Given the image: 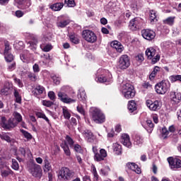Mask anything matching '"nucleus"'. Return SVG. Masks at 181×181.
<instances>
[{
	"label": "nucleus",
	"mask_w": 181,
	"mask_h": 181,
	"mask_svg": "<svg viewBox=\"0 0 181 181\" xmlns=\"http://www.w3.org/2000/svg\"><path fill=\"white\" fill-rule=\"evenodd\" d=\"M144 144V138L141 136H135L134 139V145L136 146H141Z\"/></svg>",
	"instance_id": "393cba45"
},
{
	"label": "nucleus",
	"mask_w": 181,
	"mask_h": 181,
	"mask_svg": "<svg viewBox=\"0 0 181 181\" xmlns=\"http://www.w3.org/2000/svg\"><path fill=\"white\" fill-rule=\"evenodd\" d=\"M168 135H169V130H168L166 127H163L161 131V136L163 139H166Z\"/></svg>",
	"instance_id": "de8ad7c7"
},
{
	"label": "nucleus",
	"mask_w": 181,
	"mask_h": 181,
	"mask_svg": "<svg viewBox=\"0 0 181 181\" xmlns=\"http://www.w3.org/2000/svg\"><path fill=\"white\" fill-rule=\"evenodd\" d=\"M14 97L16 98V103L21 104L22 103V96L19 94V90L14 89Z\"/></svg>",
	"instance_id": "2f4dec72"
},
{
	"label": "nucleus",
	"mask_w": 181,
	"mask_h": 181,
	"mask_svg": "<svg viewBox=\"0 0 181 181\" xmlns=\"http://www.w3.org/2000/svg\"><path fill=\"white\" fill-rule=\"evenodd\" d=\"M70 41L72 43H74L75 45H78V43H79L80 40H78V37L76 35H71L69 37Z\"/></svg>",
	"instance_id": "a18cd8bd"
},
{
	"label": "nucleus",
	"mask_w": 181,
	"mask_h": 181,
	"mask_svg": "<svg viewBox=\"0 0 181 181\" xmlns=\"http://www.w3.org/2000/svg\"><path fill=\"white\" fill-rule=\"evenodd\" d=\"M66 143V145H69L70 148H73L74 145V141L73 140V139H71V137H70V136H66V140L64 141V144Z\"/></svg>",
	"instance_id": "ea45409f"
},
{
	"label": "nucleus",
	"mask_w": 181,
	"mask_h": 181,
	"mask_svg": "<svg viewBox=\"0 0 181 181\" xmlns=\"http://www.w3.org/2000/svg\"><path fill=\"white\" fill-rule=\"evenodd\" d=\"M170 98L175 104H179L181 101V93L177 92H170Z\"/></svg>",
	"instance_id": "a211bd4d"
},
{
	"label": "nucleus",
	"mask_w": 181,
	"mask_h": 181,
	"mask_svg": "<svg viewBox=\"0 0 181 181\" xmlns=\"http://www.w3.org/2000/svg\"><path fill=\"white\" fill-rule=\"evenodd\" d=\"M127 168L130 169L131 170H133V172H135L137 173V175H140L141 173V168L138 167V165L135 164V163H128L127 164Z\"/></svg>",
	"instance_id": "6ab92c4d"
},
{
	"label": "nucleus",
	"mask_w": 181,
	"mask_h": 181,
	"mask_svg": "<svg viewBox=\"0 0 181 181\" xmlns=\"http://www.w3.org/2000/svg\"><path fill=\"white\" fill-rule=\"evenodd\" d=\"M1 139H3V141H6V142H11V137L9 136V134L8 133H1L0 134Z\"/></svg>",
	"instance_id": "c03bdc74"
},
{
	"label": "nucleus",
	"mask_w": 181,
	"mask_h": 181,
	"mask_svg": "<svg viewBox=\"0 0 181 181\" xmlns=\"http://www.w3.org/2000/svg\"><path fill=\"white\" fill-rule=\"evenodd\" d=\"M82 37L88 43H95L97 42V35L90 30H85L82 32Z\"/></svg>",
	"instance_id": "9d476101"
},
{
	"label": "nucleus",
	"mask_w": 181,
	"mask_h": 181,
	"mask_svg": "<svg viewBox=\"0 0 181 181\" xmlns=\"http://www.w3.org/2000/svg\"><path fill=\"white\" fill-rule=\"evenodd\" d=\"M22 135L24 136V138H25V139H27L28 141H30V139H32L33 136L32 134H30V133L26 132V130L24 129H20Z\"/></svg>",
	"instance_id": "e433bc0d"
},
{
	"label": "nucleus",
	"mask_w": 181,
	"mask_h": 181,
	"mask_svg": "<svg viewBox=\"0 0 181 181\" xmlns=\"http://www.w3.org/2000/svg\"><path fill=\"white\" fill-rule=\"evenodd\" d=\"M62 114L65 119H70L71 117V111H70L67 107H62Z\"/></svg>",
	"instance_id": "a878e982"
},
{
	"label": "nucleus",
	"mask_w": 181,
	"mask_h": 181,
	"mask_svg": "<svg viewBox=\"0 0 181 181\" xmlns=\"http://www.w3.org/2000/svg\"><path fill=\"white\" fill-rule=\"evenodd\" d=\"M31 5L32 4L30 3V1H24L23 6H21V9H23L24 11H25V12H30V8H29Z\"/></svg>",
	"instance_id": "c756f323"
},
{
	"label": "nucleus",
	"mask_w": 181,
	"mask_h": 181,
	"mask_svg": "<svg viewBox=\"0 0 181 181\" xmlns=\"http://www.w3.org/2000/svg\"><path fill=\"white\" fill-rule=\"evenodd\" d=\"M34 94L35 95H40L42 94H46V89L42 86L38 85L34 89Z\"/></svg>",
	"instance_id": "4be33fe9"
},
{
	"label": "nucleus",
	"mask_w": 181,
	"mask_h": 181,
	"mask_svg": "<svg viewBox=\"0 0 181 181\" xmlns=\"http://www.w3.org/2000/svg\"><path fill=\"white\" fill-rule=\"evenodd\" d=\"M146 56L147 57V59L151 60L153 64L158 63L160 59V55H159L158 50L152 47L146 49Z\"/></svg>",
	"instance_id": "423d86ee"
},
{
	"label": "nucleus",
	"mask_w": 181,
	"mask_h": 181,
	"mask_svg": "<svg viewBox=\"0 0 181 181\" xmlns=\"http://www.w3.org/2000/svg\"><path fill=\"white\" fill-rule=\"evenodd\" d=\"M40 49H42L43 52H50V50L53 49V47L50 44H47L45 45V44H42L40 45Z\"/></svg>",
	"instance_id": "4c0bfd02"
},
{
	"label": "nucleus",
	"mask_w": 181,
	"mask_h": 181,
	"mask_svg": "<svg viewBox=\"0 0 181 181\" xmlns=\"http://www.w3.org/2000/svg\"><path fill=\"white\" fill-rule=\"evenodd\" d=\"M110 172H111L110 166H105L103 168L100 169V174L102 175V176H107Z\"/></svg>",
	"instance_id": "473e14b6"
},
{
	"label": "nucleus",
	"mask_w": 181,
	"mask_h": 181,
	"mask_svg": "<svg viewBox=\"0 0 181 181\" xmlns=\"http://www.w3.org/2000/svg\"><path fill=\"white\" fill-rule=\"evenodd\" d=\"M14 82L16 83V84H17V86H18V87H23V83H22V81H21V79L16 78H14Z\"/></svg>",
	"instance_id": "774afa93"
},
{
	"label": "nucleus",
	"mask_w": 181,
	"mask_h": 181,
	"mask_svg": "<svg viewBox=\"0 0 181 181\" xmlns=\"http://www.w3.org/2000/svg\"><path fill=\"white\" fill-rule=\"evenodd\" d=\"M28 78H30V80H31V81H36L39 78V77L37 76V75L35 72L34 73L29 72L28 74Z\"/></svg>",
	"instance_id": "58836bf2"
},
{
	"label": "nucleus",
	"mask_w": 181,
	"mask_h": 181,
	"mask_svg": "<svg viewBox=\"0 0 181 181\" xmlns=\"http://www.w3.org/2000/svg\"><path fill=\"white\" fill-rule=\"evenodd\" d=\"M146 104L151 111H158V110H160V103L158 100L152 101V100H147Z\"/></svg>",
	"instance_id": "f8f14e48"
},
{
	"label": "nucleus",
	"mask_w": 181,
	"mask_h": 181,
	"mask_svg": "<svg viewBox=\"0 0 181 181\" xmlns=\"http://www.w3.org/2000/svg\"><path fill=\"white\" fill-rule=\"evenodd\" d=\"M42 105L45 107H52V105H53V102L50 100H43Z\"/></svg>",
	"instance_id": "69168bd1"
},
{
	"label": "nucleus",
	"mask_w": 181,
	"mask_h": 181,
	"mask_svg": "<svg viewBox=\"0 0 181 181\" xmlns=\"http://www.w3.org/2000/svg\"><path fill=\"white\" fill-rule=\"evenodd\" d=\"M113 151L116 153V155H120L122 150L121 149V145L118 143H115L113 144Z\"/></svg>",
	"instance_id": "f704fd0d"
},
{
	"label": "nucleus",
	"mask_w": 181,
	"mask_h": 181,
	"mask_svg": "<svg viewBox=\"0 0 181 181\" xmlns=\"http://www.w3.org/2000/svg\"><path fill=\"white\" fill-rule=\"evenodd\" d=\"M5 169L6 170H4V169L1 170V175L3 177H8V176H9V175H11L12 170L11 169H9L8 167Z\"/></svg>",
	"instance_id": "7c9ffc66"
},
{
	"label": "nucleus",
	"mask_w": 181,
	"mask_h": 181,
	"mask_svg": "<svg viewBox=\"0 0 181 181\" xmlns=\"http://www.w3.org/2000/svg\"><path fill=\"white\" fill-rule=\"evenodd\" d=\"M78 98L83 101V103H86V100L87 98V96L86 95L85 92H81L79 95H78Z\"/></svg>",
	"instance_id": "bf43d9fd"
},
{
	"label": "nucleus",
	"mask_w": 181,
	"mask_h": 181,
	"mask_svg": "<svg viewBox=\"0 0 181 181\" xmlns=\"http://www.w3.org/2000/svg\"><path fill=\"white\" fill-rule=\"evenodd\" d=\"M95 81L98 83H111L112 81V75L105 69H99L97 71Z\"/></svg>",
	"instance_id": "f257e3e1"
},
{
	"label": "nucleus",
	"mask_w": 181,
	"mask_h": 181,
	"mask_svg": "<svg viewBox=\"0 0 181 181\" xmlns=\"http://www.w3.org/2000/svg\"><path fill=\"white\" fill-rule=\"evenodd\" d=\"M168 162L171 169H179L181 168V160L179 158L169 157Z\"/></svg>",
	"instance_id": "ddd939ff"
},
{
	"label": "nucleus",
	"mask_w": 181,
	"mask_h": 181,
	"mask_svg": "<svg viewBox=\"0 0 181 181\" xmlns=\"http://www.w3.org/2000/svg\"><path fill=\"white\" fill-rule=\"evenodd\" d=\"M122 94L127 100L129 98H134L135 97V89H134V86L131 83H126L122 86L121 88Z\"/></svg>",
	"instance_id": "0eeeda50"
},
{
	"label": "nucleus",
	"mask_w": 181,
	"mask_h": 181,
	"mask_svg": "<svg viewBox=\"0 0 181 181\" xmlns=\"http://www.w3.org/2000/svg\"><path fill=\"white\" fill-rule=\"evenodd\" d=\"M160 70V68L159 66H156L153 69V71L151 72V74L149 76L150 80H153L155 78V76H156V74L158 71Z\"/></svg>",
	"instance_id": "37998d69"
},
{
	"label": "nucleus",
	"mask_w": 181,
	"mask_h": 181,
	"mask_svg": "<svg viewBox=\"0 0 181 181\" xmlns=\"http://www.w3.org/2000/svg\"><path fill=\"white\" fill-rule=\"evenodd\" d=\"M127 108L129 112H134V111H136V103L135 100H130L128 103Z\"/></svg>",
	"instance_id": "bb28decb"
},
{
	"label": "nucleus",
	"mask_w": 181,
	"mask_h": 181,
	"mask_svg": "<svg viewBox=\"0 0 181 181\" xmlns=\"http://www.w3.org/2000/svg\"><path fill=\"white\" fill-rule=\"evenodd\" d=\"M61 147L62 148L65 155L66 156H70L71 155V152L70 151V148H69V145L66 143H63L61 144Z\"/></svg>",
	"instance_id": "cd10ccee"
},
{
	"label": "nucleus",
	"mask_w": 181,
	"mask_h": 181,
	"mask_svg": "<svg viewBox=\"0 0 181 181\" xmlns=\"http://www.w3.org/2000/svg\"><path fill=\"white\" fill-rule=\"evenodd\" d=\"M64 6V4L58 2L55 3L54 4H52L49 8L52 9V11H54V12H57L59 11H62L63 9V7Z\"/></svg>",
	"instance_id": "412c9836"
},
{
	"label": "nucleus",
	"mask_w": 181,
	"mask_h": 181,
	"mask_svg": "<svg viewBox=\"0 0 181 181\" xmlns=\"http://www.w3.org/2000/svg\"><path fill=\"white\" fill-rule=\"evenodd\" d=\"M170 88V82L168 80H163L158 83L155 86V90L157 94H166Z\"/></svg>",
	"instance_id": "39448f33"
},
{
	"label": "nucleus",
	"mask_w": 181,
	"mask_h": 181,
	"mask_svg": "<svg viewBox=\"0 0 181 181\" xmlns=\"http://www.w3.org/2000/svg\"><path fill=\"white\" fill-rule=\"evenodd\" d=\"M18 122L15 120L14 118L8 119V122L7 123V129H9L10 128H15L18 125Z\"/></svg>",
	"instance_id": "c85d7f7f"
},
{
	"label": "nucleus",
	"mask_w": 181,
	"mask_h": 181,
	"mask_svg": "<svg viewBox=\"0 0 181 181\" xmlns=\"http://www.w3.org/2000/svg\"><path fill=\"white\" fill-rule=\"evenodd\" d=\"M121 144L126 146L127 148H132V143H131V139L129 137V135L127 134H123L121 136L120 140Z\"/></svg>",
	"instance_id": "dca6fc26"
},
{
	"label": "nucleus",
	"mask_w": 181,
	"mask_h": 181,
	"mask_svg": "<svg viewBox=\"0 0 181 181\" xmlns=\"http://www.w3.org/2000/svg\"><path fill=\"white\" fill-rule=\"evenodd\" d=\"M33 70L34 73H39V71H40V68L39 67V64H35L33 66Z\"/></svg>",
	"instance_id": "338daca9"
},
{
	"label": "nucleus",
	"mask_w": 181,
	"mask_h": 181,
	"mask_svg": "<svg viewBox=\"0 0 181 181\" xmlns=\"http://www.w3.org/2000/svg\"><path fill=\"white\" fill-rule=\"evenodd\" d=\"M165 25H169L170 26H172L173 23H175V17H168L165 20L163 21Z\"/></svg>",
	"instance_id": "79ce46f5"
},
{
	"label": "nucleus",
	"mask_w": 181,
	"mask_h": 181,
	"mask_svg": "<svg viewBox=\"0 0 181 181\" xmlns=\"http://www.w3.org/2000/svg\"><path fill=\"white\" fill-rule=\"evenodd\" d=\"M66 90H67V86H63L61 88V90L58 92L59 100H60V101L64 104H73L76 103V100L71 99L70 97H69V95L64 92Z\"/></svg>",
	"instance_id": "6e6552de"
},
{
	"label": "nucleus",
	"mask_w": 181,
	"mask_h": 181,
	"mask_svg": "<svg viewBox=\"0 0 181 181\" xmlns=\"http://www.w3.org/2000/svg\"><path fill=\"white\" fill-rule=\"evenodd\" d=\"M5 60L6 62L11 63V62L13 61V55L11 54H4Z\"/></svg>",
	"instance_id": "13d9d810"
},
{
	"label": "nucleus",
	"mask_w": 181,
	"mask_h": 181,
	"mask_svg": "<svg viewBox=\"0 0 181 181\" xmlns=\"http://www.w3.org/2000/svg\"><path fill=\"white\" fill-rule=\"evenodd\" d=\"M64 4L69 8H74V6H76V2H74V0H65Z\"/></svg>",
	"instance_id": "09e8293b"
},
{
	"label": "nucleus",
	"mask_w": 181,
	"mask_h": 181,
	"mask_svg": "<svg viewBox=\"0 0 181 181\" xmlns=\"http://www.w3.org/2000/svg\"><path fill=\"white\" fill-rule=\"evenodd\" d=\"M92 119L95 122V124H103L105 122V115L100 109L93 107L90 110Z\"/></svg>",
	"instance_id": "f03ea898"
},
{
	"label": "nucleus",
	"mask_w": 181,
	"mask_h": 181,
	"mask_svg": "<svg viewBox=\"0 0 181 181\" xmlns=\"http://www.w3.org/2000/svg\"><path fill=\"white\" fill-rule=\"evenodd\" d=\"M92 173L93 175L94 180H98V173H97V169L95 168V165H91Z\"/></svg>",
	"instance_id": "864d4df0"
},
{
	"label": "nucleus",
	"mask_w": 181,
	"mask_h": 181,
	"mask_svg": "<svg viewBox=\"0 0 181 181\" xmlns=\"http://www.w3.org/2000/svg\"><path fill=\"white\" fill-rule=\"evenodd\" d=\"M129 66H131V59L127 54H123L118 59L117 68L119 70H127Z\"/></svg>",
	"instance_id": "20e7f679"
},
{
	"label": "nucleus",
	"mask_w": 181,
	"mask_h": 181,
	"mask_svg": "<svg viewBox=\"0 0 181 181\" xmlns=\"http://www.w3.org/2000/svg\"><path fill=\"white\" fill-rule=\"evenodd\" d=\"M0 124L3 128L7 129L8 128V123H6V117H0Z\"/></svg>",
	"instance_id": "49530a36"
},
{
	"label": "nucleus",
	"mask_w": 181,
	"mask_h": 181,
	"mask_svg": "<svg viewBox=\"0 0 181 181\" xmlns=\"http://www.w3.org/2000/svg\"><path fill=\"white\" fill-rule=\"evenodd\" d=\"M40 57L42 60L40 62V63H42L43 66H46V64H47V63L50 62V55L49 54H43L40 55Z\"/></svg>",
	"instance_id": "b1692460"
},
{
	"label": "nucleus",
	"mask_w": 181,
	"mask_h": 181,
	"mask_svg": "<svg viewBox=\"0 0 181 181\" xmlns=\"http://www.w3.org/2000/svg\"><path fill=\"white\" fill-rule=\"evenodd\" d=\"M141 22L142 20L139 18H134L130 21L129 24V28L131 30H137V29L141 26Z\"/></svg>",
	"instance_id": "4468645a"
},
{
	"label": "nucleus",
	"mask_w": 181,
	"mask_h": 181,
	"mask_svg": "<svg viewBox=\"0 0 181 181\" xmlns=\"http://www.w3.org/2000/svg\"><path fill=\"white\" fill-rule=\"evenodd\" d=\"M48 97L52 101H54L56 100V94L53 91H49L48 93Z\"/></svg>",
	"instance_id": "e2e57ef3"
},
{
	"label": "nucleus",
	"mask_w": 181,
	"mask_h": 181,
	"mask_svg": "<svg viewBox=\"0 0 181 181\" xmlns=\"http://www.w3.org/2000/svg\"><path fill=\"white\" fill-rule=\"evenodd\" d=\"M111 46L112 47H113V49H115L117 50V52H118L119 53H122V50H124V46H122L121 45V42H118V41H114L111 43Z\"/></svg>",
	"instance_id": "aec40b11"
},
{
	"label": "nucleus",
	"mask_w": 181,
	"mask_h": 181,
	"mask_svg": "<svg viewBox=\"0 0 181 181\" xmlns=\"http://www.w3.org/2000/svg\"><path fill=\"white\" fill-rule=\"evenodd\" d=\"M93 152L94 153V159L96 162H101L105 159L106 156H107V151H105V149L102 148L98 152L97 146L93 147Z\"/></svg>",
	"instance_id": "1a4fd4ad"
},
{
	"label": "nucleus",
	"mask_w": 181,
	"mask_h": 181,
	"mask_svg": "<svg viewBox=\"0 0 181 181\" xmlns=\"http://www.w3.org/2000/svg\"><path fill=\"white\" fill-rule=\"evenodd\" d=\"M44 172H45L46 173H49V172H52L53 169L52 168V164H50V162H49V160L45 159L44 160Z\"/></svg>",
	"instance_id": "5701e85b"
},
{
	"label": "nucleus",
	"mask_w": 181,
	"mask_h": 181,
	"mask_svg": "<svg viewBox=\"0 0 181 181\" xmlns=\"http://www.w3.org/2000/svg\"><path fill=\"white\" fill-rule=\"evenodd\" d=\"M12 169H14V170H18L19 169V164L15 159H12Z\"/></svg>",
	"instance_id": "052dcab7"
},
{
	"label": "nucleus",
	"mask_w": 181,
	"mask_h": 181,
	"mask_svg": "<svg viewBox=\"0 0 181 181\" xmlns=\"http://www.w3.org/2000/svg\"><path fill=\"white\" fill-rule=\"evenodd\" d=\"M58 179L59 180H70V179H72V177L74 176V173L73 170H71L69 169V168L66 167H62L59 171H58Z\"/></svg>",
	"instance_id": "7ed1b4c3"
},
{
	"label": "nucleus",
	"mask_w": 181,
	"mask_h": 181,
	"mask_svg": "<svg viewBox=\"0 0 181 181\" xmlns=\"http://www.w3.org/2000/svg\"><path fill=\"white\" fill-rule=\"evenodd\" d=\"M25 1V0H14V5L21 9Z\"/></svg>",
	"instance_id": "603ef678"
},
{
	"label": "nucleus",
	"mask_w": 181,
	"mask_h": 181,
	"mask_svg": "<svg viewBox=\"0 0 181 181\" xmlns=\"http://www.w3.org/2000/svg\"><path fill=\"white\" fill-rule=\"evenodd\" d=\"M35 115L38 118H42V119H45L46 122H47L48 124H50V120H49V118H47V117H46V115H45V113H43L42 112H37L35 113Z\"/></svg>",
	"instance_id": "72a5a7b5"
},
{
	"label": "nucleus",
	"mask_w": 181,
	"mask_h": 181,
	"mask_svg": "<svg viewBox=\"0 0 181 181\" xmlns=\"http://www.w3.org/2000/svg\"><path fill=\"white\" fill-rule=\"evenodd\" d=\"M69 23H70V21L69 20H63L62 21H59L57 23V26L58 28H66L67 26V25H69Z\"/></svg>",
	"instance_id": "c9c22d12"
},
{
	"label": "nucleus",
	"mask_w": 181,
	"mask_h": 181,
	"mask_svg": "<svg viewBox=\"0 0 181 181\" xmlns=\"http://www.w3.org/2000/svg\"><path fill=\"white\" fill-rule=\"evenodd\" d=\"M9 50H11V47H9V42H5V49H4V54H9Z\"/></svg>",
	"instance_id": "0e129e2a"
},
{
	"label": "nucleus",
	"mask_w": 181,
	"mask_h": 181,
	"mask_svg": "<svg viewBox=\"0 0 181 181\" xmlns=\"http://www.w3.org/2000/svg\"><path fill=\"white\" fill-rule=\"evenodd\" d=\"M74 149L75 152H78V153H83V149L81 148V146H80L79 144H75L74 146Z\"/></svg>",
	"instance_id": "680f3d73"
},
{
	"label": "nucleus",
	"mask_w": 181,
	"mask_h": 181,
	"mask_svg": "<svg viewBox=\"0 0 181 181\" xmlns=\"http://www.w3.org/2000/svg\"><path fill=\"white\" fill-rule=\"evenodd\" d=\"M13 116L14 117L13 119L17 122V123L19 124V122L22 121V115H21V113L18 112H14L13 113Z\"/></svg>",
	"instance_id": "a19ab883"
},
{
	"label": "nucleus",
	"mask_w": 181,
	"mask_h": 181,
	"mask_svg": "<svg viewBox=\"0 0 181 181\" xmlns=\"http://www.w3.org/2000/svg\"><path fill=\"white\" fill-rule=\"evenodd\" d=\"M141 35L146 40H152L153 39H155V36H156V34L152 30H143L141 31Z\"/></svg>",
	"instance_id": "2eb2a0df"
},
{
	"label": "nucleus",
	"mask_w": 181,
	"mask_h": 181,
	"mask_svg": "<svg viewBox=\"0 0 181 181\" xmlns=\"http://www.w3.org/2000/svg\"><path fill=\"white\" fill-rule=\"evenodd\" d=\"M170 80L175 83L176 81H180L181 83V75H173L170 77Z\"/></svg>",
	"instance_id": "8fccbe9b"
},
{
	"label": "nucleus",
	"mask_w": 181,
	"mask_h": 181,
	"mask_svg": "<svg viewBox=\"0 0 181 181\" xmlns=\"http://www.w3.org/2000/svg\"><path fill=\"white\" fill-rule=\"evenodd\" d=\"M82 134L88 142H94L95 136L93 135V132H91V131L85 130L82 132Z\"/></svg>",
	"instance_id": "f3484780"
},
{
	"label": "nucleus",
	"mask_w": 181,
	"mask_h": 181,
	"mask_svg": "<svg viewBox=\"0 0 181 181\" xmlns=\"http://www.w3.org/2000/svg\"><path fill=\"white\" fill-rule=\"evenodd\" d=\"M8 163L5 162V160L0 158V169H8Z\"/></svg>",
	"instance_id": "6e6d98bb"
},
{
	"label": "nucleus",
	"mask_w": 181,
	"mask_h": 181,
	"mask_svg": "<svg viewBox=\"0 0 181 181\" xmlns=\"http://www.w3.org/2000/svg\"><path fill=\"white\" fill-rule=\"evenodd\" d=\"M28 172L34 176V177H42V168L37 164H31L28 167Z\"/></svg>",
	"instance_id": "9b49d317"
},
{
	"label": "nucleus",
	"mask_w": 181,
	"mask_h": 181,
	"mask_svg": "<svg viewBox=\"0 0 181 181\" xmlns=\"http://www.w3.org/2000/svg\"><path fill=\"white\" fill-rule=\"evenodd\" d=\"M150 21L151 22H154L155 21H158L156 18V11L151 10L150 11Z\"/></svg>",
	"instance_id": "3c124183"
},
{
	"label": "nucleus",
	"mask_w": 181,
	"mask_h": 181,
	"mask_svg": "<svg viewBox=\"0 0 181 181\" xmlns=\"http://www.w3.org/2000/svg\"><path fill=\"white\" fill-rule=\"evenodd\" d=\"M51 78L53 81L54 84H56V86H59V84H60L61 78L59 76L56 75H52Z\"/></svg>",
	"instance_id": "5fc2aeb1"
},
{
	"label": "nucleus",
	"mask_w": 181,
	"mask_h": 181,
	"mask_svg": "<svg viewBox=\"0 0 181 181\" xmlns=\"http://www.w3.org/2000/svg\"><path fill=\"white\" fill-rule=\"evenodd\" d=\"M135 60L138 62L139 63H142L144 60H145V58L144 57V54H139L135 56Z\"/></svg>",
	"instance_id": "4d7b16f0"
}]
</instances>
